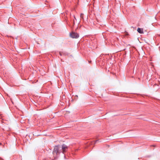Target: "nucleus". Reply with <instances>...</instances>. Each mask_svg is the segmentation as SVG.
I'll use <instances>...</instances> for the list:
<instances>
[{"label":"nucleus","mask_w":160,"mask_h":160,"mask_svg":"<svg viewBox=\"0 0 160 160\" xmlns=\"http://www.w3.org/2000/svg\"><path fill=\"white\" fill-rule=\"evenodd\" d=\"M60 145H57L54 147L52 152V154L53 155L54 159H56L58 158V156L60 153L59 151V147Z\"/></svg>","instance_id":"1"},{"label":"nucleus","mask_w":160,"mask_h":160,"mask_svg":"<svg viewBox=\"0 0 160 160\" xmlns=\"http://www.w3.org/2000/svg\"><path fill=\"white\" fill-rule=\"evenodd\" d=\"M70 36L72 38H77L79 37V35L77 33L72 32L70 33Z\"/></svg>","instance_id":"2"},{"label":"nucleus","mask_w":160,"mask_h":160,"mask_svg":"<svg viewBox=\"0 0 160 160\" xmlns=\"http://www.w3.org/2000/svg\"><path fill=\"white\" fill-rule=\"evenodd\" d=\"M62 152L64 154L67 151L68 149V147L66 145L63 144L62 145Z\"/></svg>","instance_id":"3"},{"label":"nucleus","mask_w":160,"mask_h":160,"mask_svg":"<svg viewBox=\"0 0 160 160\" xmlns=\"http://www.w3.org/2000/svg\"><path fill=\"white\" fill-rule=\"evenodd\" d=\"M138 32L140 33H143V29L142 28H138L137 29Z\"/></svg>","instance_id":"4"},{"label":"nucleus","mask_w":160,"mask_h":160,"mask_svg":"<svg viewBox=\"0 0 160 160\" xmlns=\"http://www.w3.org/2000/svg\"><path fill=\"white\" fill-rule=\"evenodd\" d=\"M80 18L82 19H83V14L81 13L80 14Z\"/></svg>","instance_id":"5"},{"label":"nucleus","mask_w":160,"mask_h":160,"mask_svg":"<svg viewBox=\"0 0 160 160\" xmlns=\"http://www.w3.org/2000/svg\"><path fill=\"white\" fill-rule=\"evenodd\" d=\"M73 17H74V19H75V20H76V18H75V16L74 15V16H73Z\"/></svg>","instance_id":"6"},{"label":"nucleus","mask_w":160,"mask_h":160,"mask_svg":"<svg viewBox=\"0 0 160 160\" xmlns=\"http://www.w3.org/2000/svg\"><path fill=\"white\" fill-rule=\"evenodd\" d=\"M91 61H90V62H89L90 63H91Z\"/></svg>","instance_id":"7"},{"label":"nucleus","mask_w":160,"mask_h":160,"mask_svg":"<svg viewBox=\"0 0 160 160\" xmlns=\"http://www.w3.org/2000/svg\"><path fill=\"white\" fill-rule=\"evenodd\" d=\"M60 55L61 56V53H60Z\"/></svg>","instance_id":"8"},{"label":"nucleus","mask_w":160,"mask_h":160,"mask_svg":"<svg viewBox=\"0 0 160 160\" xmlns=\"http://www.w3.org/2000/svg\"><path fill=\"white\" fill-rule=\"evenodd\" d=\"M73 23H74V22H73Z\"/></svg>","instance_id":"9"}]
</instances>
